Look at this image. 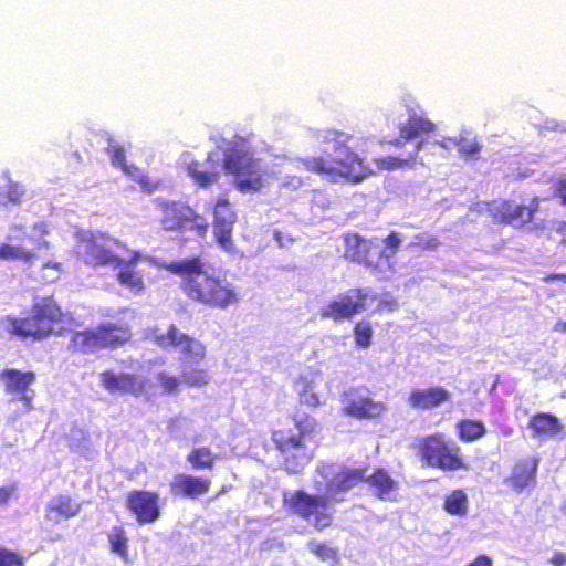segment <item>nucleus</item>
Segmentation results:
<instances>
[{"mask_svg": "<svg viewBox=\"0 0 566 566\" xmlns=\"http://www.w3.org/2000/svg\"><path fill=\"white\" fill-rule=\"evenodd\" d=\"M34 259L35 253L30 250H25L20 245L0 243V260H21L23 262H31Z\"/></svg>", "mask_w": 566, "mask_h": 566, "instance_id": "35", "label": "nucleus"}, {"mask_svg": "<svg viewBox=\"0 0 566 566\" xmlns=\"http://www.w3.org/2000/svg\"><path fill=\"white\" fill-rule=\"evenodd\" d=\"M142 260V253L139 251H133L127 260L122 258L119 266H114L118 269L116 273L117 282L134 293H140L145 290L144 272L137 269Z\"/></svg>", "mask_w": 566, "mask_h": 566, "instance_id": "16", "label": "nucleus"}, {"mask_svg": "<svg viewBox=\"0 0 566 566\" xmlns=\"http://www.w3.org/2000/svg\"><path fill=\"white\" fill-rule=\"evenodd\" d=\"M354 136L338 129H326L323 143L333 146L335 155L331 158L308 156L298 159L301 167L311 174L325 178L329 182L358 185L374 175L367 159L352 147Z\"/></svg>", "mask_w": 566, "mask_h": 566, "instance_id": "2", "label": "nucleus"}, {"mask_svg": "<svg viewBox=\"0 0 566 566\" xmlns=\"http://www.w3.org/2000/svg\"><path fill=\"white\" fill-rule=\"evenodd\" d=\"M453 139H447V140H442V142H436L437 145H439L440 147L442 148H449V144L448 143H452Z\"/></svg>", "mask_w": 566, "mask_h": 566, "instance_id": "54", "label": "nucleus"}, {"mask_svg": "<svg viewBox=\"0 0 566 566\" xmlns=\"http://www.w3.org/2000/svg\"><path fill=\"white\" fill-rule=\"evenodd\" d=\"M211 480L189 474H177L171 481V490L175 494L196 499L208 493Z\"/></svg>", "mask_w": 566, "mask_h": 566, "instance_id": "22", "label": "nucleus"}, {"mask_svg": "<svg viewBox=\"0 0 566 566\" xmlns=\"http://www.w3.org/2000/svg\"><path fill=\"white\" fill-rule=\"evenodd\" d=\"M33 371H21L13 368L4 369L0 374V381L8 395L15 396L29 412L32 409L33 394H29L30 387L35 382Z\"/></svg>", "mask_w": 566, "mask_h": 566, "instance_id": "14", "label": "nucleus"}, {"mask_svg": "<svg viewBox=\"0 0 566 566\" xmlns=\"http://www.w3.org/2000/svg\"><path fill=\"white\" fill-rule=\"evenodd\" d=\"M24 195V190L18 182H9L7 185L6 198L10 202H19Z\"/></svg>", "mask_w": 566, "mask_h": 566, "instance_id": "47", "label": "nucleus"}, {"mask_svg": "<svg viewBox=\"0 0 566 566\" xmlns=\"http://www.w3.org/2000/svg\"><path fill=\"white\" fill-rule=\"evenodd\" d=\"M531 428L533 436L538 438H552L563 430L558 419L549 413H539L533 417Z\"/></svg>", "mask_w": 566, "mask_h": 566, "instance_id": "28", "label": "nucleus"}, {"mask_svg": "<svg viewBox=\"0 0 566 566\" xmlns=\"http://www.w3.org/2000/svg\"><path fill=\"white\" fill-rule=\"evenodd\" d=\"M186 171L188 176L201 188H208L219 180L218 170L202 169L200 163L191 161L187 165Z\"/></svg>", "mask_w": 566, "mask_h": 566, "instance_id": "30", "label": "nucleus"}, {"mask_svg": "<svg viewBox=\"0 0 566 566\" xmlns=\"http://www.w3.org/2000/svg\"><path fill=\"white\" fill-rule=\"evenodd\" d=\"M324 379L319 373L306 371L296 382L300 402L308 407L317 408L325 397L322 386Z\"/></svg>", "mask_w": 566, "mask_h": 566, "instance_id": "18", "label": "nucleus"}, {"mask_svg": "<svg viewBox=\"0 0 566 566\" xmlns=\"http://www.w3.org/2000/svg\"><path fill=\"white\" fill-rule=\"evenodd\" d=\"M165 269L181 277L180 287L189 300L210 308L227 310L240 302V292L226 276L209 273L200 256L165 264Z\"/></svg>", "mask_w": 566, "mask_h": 566, "instance_id": "3", "label": "nucleus"}, {"mask_svg": "<svg viewBox=\"0 0 566 566\" xmlns=\"http://www.w3.org/2000/svg\"><path fill=\"white\" fill-rule=\"evenodd\" d=\"M401 238L400 234L396 231H391L386 238H384L382 242L385 244V249L388 251V254H386L385 251H377L378 259L382 260L385 259L386 262H389V259L394 256L401 244Z\"/></svg>", "mask_w": 566, "mask_h": 566, "instance_id": "40", "label": "nucleus"}, {"mask_svg": "<svg viewBox=\"0 0 566 566\" xmlns=\"http://www.w3.org/2000/svg\"><path fill=\"white\" fill-rule=\"evenodd\" d=\"M81 504L69 495L52 497L45 507V518L53 524L72 518L78 514Z\"/></svg>", "mask_w": 566, "mask_h": 566, "instance_id": "21", "label": "nucleus"}, {"mask_svg": "<svg viewBox=\"0 0 566 566\" xmlns=\"http://www.w3.org/2000/svg\"><path fill=\"white\" fill-rule=\"evenodd\" d=\"M158 496L147 491L133 492L127 504L140 524L153 523L159 517Z\"/></svg>", "mask_w": 566, "mask_h": 566, "instance_id": "17", "label": "nucleus"}, {"mask_svg": "<svg viewBox=\"0 0 566 566\" xmlns=\"http://www.w3.org/2000/svg\"><path fill=\"white\" fill-rule=\"evenodd\" d=\"M217 455L207 447L193 448L187 455L188 463L195 470H212Z\"/></svg>", "mask_w": 566, "mask_h": 566, "instance_id": "31", "label": "nucleus"}, {"mask_svg": "<svg viewBox=\"0 0 566 566\" xmlns=\"http://www.w3.org/2000/svg\"><path fill=\"white\" fill-rule=\"evenodd\" d=\"M439 239L436 235L418 233L415 235L411 247L422 251H433L439 247Z\"/></svg>", "mask_w": 566, "mask_h": 566, "instance_id": "42", "label": "nucleus"}, {"mask_svg": "<svg viewBox=\"0 0 566 566\" xmlns=\"http://www.w3.org/2000/svg\"><path fill=\"white\" fill-rule=\"evenodd\" d=\"M213 234L216 241L226 250L232 248V231L237 221V214L232 203L226 195L219 197L212 208Z\"/></svg>", "mask_w": 566, "mask_h": 566, "instance_id": "13", "label": "nucleus"}, {"mask_svg": "<svg viewBox=\"0 0 566 566\" xmlns=\"http://www.w3.org/2000/svg\"><path fill=\"white\" fill-rule=\"evenodd\" d=\"M423 142L420 140L416 144L413 154H410L407 158H400L397 156H385L374 159V163L378 170H396L405 167H412L416 163L417 155L421 150Z\"/></svg>", "mask_w": 566, "mask_h": 566, "instance_id": "29", "label": "nucleus"}, {"mask_svg": "<svg viewBox=\"0 0 566 566\" xmlns=\"http://www.w3.org/2000/svg\"><path fill=\"white\" fill-rule=\"evenodd\" d=\"M467 566H493V560L486 555H480Z\"/></svg>", "mask_w": 566, "mask_h": 566, "instance_id": "53", "label": "nucleus"}, {"mask_svg": "<svg viewBox=\"0 0 566 566\" xmlns=\"http://www.w3.org/2000/svg\"><path fill=\"white\" fill-rule=\"evenodd\" d=\"M536 469L537 462L535 460L518 462L506 482L515 492L521 493L535 482Z\"/></svg>", "mask_w": 566, "mask_h": 566, "instance_id": "27", "label": "nucleus"}, {"mask_svg": "<svg viewBox=\"0 0 566 566\" xmlns=\"http://www.w3.org/2000/svg\"><path fill=\"white\" fill-rule=\"evenodd\" d=\"M42 270H52L54 272L52 275L43 274L40 276V280L43 281L44 283H51L54 282L62 272V263L49 261L42 265Z\"/></svg>", "mask_w": 566, "mask_h": 566, "instance_id": "45", "label": "nucleus"}, {"mask_svg": "<svg viewBox=\"0 0 566 566\" xmlns=\"http://www.w3.org/2000/svg\"><path fill=\"white\" fill-rule=\"evenodd\" d=\"M119 244L106 233H86L78 238L77 254L92 266H119L122 258L114 252V245Z\"/></svg>", "mask_w": 566, "mask_h": 566, "instance_id": "9", "label": "nucleus"}, {"mask_svg": "<svg viewBox=\"0 0 566 566\" xmlns=\"http://www.w3.org/2000/svg\"><path fill=\"white\" fill-rule=\"evenodd\" d=\"M449 399V394L443 388L434 387L428 389L412 390L409 396V403L418 409H431L440 406Z\"/></svg>", "mask_w": 566, "mask_h": 566, "instance_id": "26", "label": "nucleus"}, {"mask_svg": "<svg viewBox=\"0 0 566 566\" xmlns=\"http://www.w3.org/2000/svg\"><path fill=\"white\" fill-rule=\"evenodd\" d=\"M111 552L118 555L124 562L129 560L128 537L123 527H113L108 534Z\"/></svg>", "mask_w": 566, "mask_h": 566, "instance_id": "32", "label": "nucleus"}, {"mask_svg": "<svg viewBox=\"0 0 566 566\" xmlns=\"http://www.w3.org/2000/svg\"><path fill=\"white\" fill-rule=\"evenodd\" d=\"M2 201V195L0 193V202Z\"/></svg>", "mask_w": 566, "mask_h": 566, "instance_id": "57", "label": "nucleus"}, {"mask_svg": "<svg viewBox=\"0 0 566 566\" xmlns=\"http://www.w3.org/2000/svg\"><path fill=\"white\" fill-rule=\"evenodd\" d=\"M460 438L463 441H474L485 433L482 422L465 420L458 424Z\"/></svg>", "mask_w": 566, "mask_h": 566, "instance_id": "37", "label": "nucleus"}, {"mask_svg": "<svg viewBox=\"0 0 566 566\" xmlns=\"http://www.w3.org/2000/svg\"><path fill=\"white\" fill-rule=\"evenodd\" d=\"M549 564L553 566H566V553L555 552L549 558Z\"/></svg>", "mask_w": 566, "mask_h": 566, "instance_id": "51", "label": "nucleus"}, {"mask_svg": "<svg viewBox=\"0 0 566 566\" xmlns=\"http://www.w3.org/2000/svg\"><path fill=\"white\" fill-rule=\"evenodd\" d=\"M0 566H24V559L19 554L0 547Z\"/></svg>", "mask_w": 566, "mask_h": 566, "instance_id": "43", "label": "nucleus"}, {"mask_svg": "<svg viewBox=\"0 0 566 566\" xmlns=\"http://www.w3.org/2000/svg\"><path fill=\"white\" fill-rule=\"evenodd\" d=\"M371 493L385 502L399 501L400 483L394 479L386 470L378 469L366 478Z\"/></svg>", "mask_w": 566, "mask_h": 566, "instance_id": "19", "label": "nucleus"}, {"mask_svg": "<svg viewBox=\"0 0 566 566\" xmlns=\"http://www.w3.org/2000/svg\"><path fill=\"white\" fill-rule=\"evenodd\" d=\"M105 150L111 159V164L114 167L119 168L127 163L125 148L122 145L115 143L113 138H108V146Z\"/></svg>", "mask_w": 566, "mask_h": 566, "instance_id": "41", "label": "nucleus"}, {"mask_svg": "<svg viewBox=\"0 0 566 566\" xmlns=\"http://www.w3.org/2000/svg\"><path fill=\"white\" fill-rule=\"evenodd\" d=\"M129 338L130 332L127 326L106 323L74 333L71 337V349L86 353L102 348H116L126 344Z\"/></svg>", "mask_w": 566, "mask_h": 566, "instance_id": "8", "label": "nucleus"}, {"mask_svg": "<svg viewBox=\"0 0 566 566\" xmlns=\"http://www.w3.org/2000/svg\"><path fill=\"white\" fill-rule=\"evenodd\" d=\"M155 203L160 213L159 224L164 231H192L199 238L207 235L208 222L186 201L156 198Z\"/></svg>", "mask_w": 566, "mask_h": 566, "instance_id": "7", "label": "nucleus"}, {"mask_svg": "<svg viewBox=\"0 0 566 566\" xmlns=\"http://www.w3.org/2000/svg\"><path fill=\"white\" fill-rule=\"evenodd\" d=\"M373 326L370 322L361 319L357 322L353 327V335L356 347L366 349L371 345L373 342Z\"/></svg>", "mask_w": 566, "mask_h": 566, "instance_id": "36", "label": "nucleus"}, {"mask_svg": "<svg viewBox=\"0 0 566 566\" xmlns=\"http://www.w3.org/2000/svg\"><path fill=\"white\" fill-rule=\"evenodd\" d=\"M459 452L455 444L446 442L440 434L430 436L423 442L422 455L431 467L452 471L463 468Z\"/></svg>", "mask_w": 566, "mask_h": 566, "instance_id": "11", "label": "nucleus"}, {"mask_svg": "<svg viewBox=\"0 0 566 566\" xmlns=\"http://www.w3.org/2000/svg\"><path fill=\"white\" fill-rule=\"evenodd\" d=\"M15 491L14 486L0 488V504H6Z\"/></svg>", "mask_w": 566, "mask_h": 566, "instance_id": "52", "label": "nucleus"}, {"mask_svg": "<svg viewBox=\"0 0 566 566\" xmlns=\"http://www.w3.org/2000/svg\"><path fill=\"white\" fill-rule=\"evenodd\" d=\"M538 198H533L530 205H520L511 200L502 201L493 211L495 221L505 224H525L533 220L538 210Z\"/></svg>", "mask_w": 566, "mask_h": 566, "instance_id": "15", "label": "nucleus"}, {"mask_svg": "<svg viewBox=\"0 0 566 566\" xmlns=\"http://www.w3.org/2000/svg\"><path fill=\"white\" fill-rule=\"evenodd\" d=\"M70 321V315L62 310L52 295L35 298L30 315L23 318H6L11 335L33 340L44 339L52 334H62L63 325Z\"/></svg>", "mask_w": 566, "mask_h": 566, "instance_id": "4", "label": "nucleus"}, {"mask_svg": "<svg viewBox=\"0 0 566 566\" xmlns=\"http://www.w3.org/2000/svg\"><path fill=\"white\" fill-rule=\"evenodd\" d=\"M436 130V125L426 116L411 114L399 127V138L389 142L395 147H400L402 140L410 142L429 135Z\"/></svg>", "mask_w": 566, "mask_h": 566, "instance_id": "20", "label": "nucleus"}, {"mask_svg": "<svg viewBox=\"0 0 566 566\" xmlns=\"http://www.w3.org/2000/svg\"><path fill=\"white\" fill-rule=\"evenodd\" d=\"M160 381L164 389L169 394L175 392L179 386L178 380L170 376H160Z\"/></svg>", "mask_w": 566, "mask_h": 566, "instance_id": "49", "label": "nucleus"}, {"mask_svg": "<svg viewBox=\"0 0 566 566\" xmlns=\"http://www.w3.org/2000/svg\"><path fill=\"white\" fill-rule=\"evenodd\" d=\"M136 182L139 185L142 190L147 193H153L159 189L161 182L159 180L150 179L145 172H143Z\"/></svg>", "mask_w": 566, "mask_h": 566, "instance_id": "46", "label": "nucleus"}, {"mask_svg": "<svg viewBox=\"0 0 566 566\" xmlns=\"http://www.w3.org/2000/svg\"><path fill=\"white\" fill-rule=\"evenodd\" d=\"M444 510L451 515L464 516L468 512V496L462 490H455L444 500Z\"/></svg>", "mask_w": 566, "mask_h": 566, "instance_id": "34", "label": "nucleus"}, {"mask_svg": "<svg viewBox=\"0 0 566 566\" xmlns=\"http://www.w3.org/2000/svg\"><path fill=\"white\" fill-rule=\"evenodd\" d=\"M319 424L311 416H298L293 428H282L272 434L273 442L284 458V469L289 473L302 471L311 461L313 452L308 448L317 434Z\"/></svg>", "mask_w": 566, "mask_h": 566, "instance_id": "5", "label": "nucleus"}, {"mask_svg": "<svg viewBox=\"0 0 566 566\" xmlns=\"http://www.w3.org/2000/svg\"><path fill=\"white\" fill-rule=\"evenodd\" d=\"M222 166L234 177V187L240 192H258L264 187V170L261 159L255 158L248 140L235 137L224 151Z\"/></svg>", "mask_w": 566, "mask_h": 566, "instance_id": "6", "label": "nucleus"}, {"mask_svg": "<svg viewBox=\"0 0 566 566\" xmlns=\"http://www.w3.org/2000/svg\"><path fill=\"white\" fill-rule=\"evenodd\" d=\"M344 256L354 263L361 264L371 271L380 270L378 247L374 239H366L358 233L343 235Z\"/></svg>", "mask_w": 566, "mask_h": 566, "instance_id": "12", "label": "nucleus"}, {"mask_svg": "<svg viewBox=\"0 0 566 566\" xmlns=\"http://www.w3.org/2000/svg\"><path fill=\"white\" fill-rule=\"evenodd\" d=\"M307 549L319 560L328 564L329 566H336L339 562L337 549L327 543L310 541L307 544Z\"/></svg>", "mask_w": 566, "mask_h": 566, "instance_id": "33", "label": "nucleus"}, {"mask_svg": "<svg viewBox=\"0 0 566 566\" xmlns=\"http://www.w3.org/2000/svg\"><path fill=\"white\" fill-rule=\"evenodd\" d=\"M385 410L382 402L374 401L368 397H358L347 400L344 412L357 419H370L380 416Z\"/></svg>", "mask_w": 566, "mask_h": 566, "instance_id": "24", "label": "nucleus"}, {"mask_svg": "<svg viewBox=\"0 0 566 566\" xmlns=\"http://www.w3.org/2000/svg\"><path fill=\"white\" fill-rule=\"evenodd\" d=\"M102 385L109 392L120 391L138 394L143 389V382L132 375H115L106 371L102 374Z\"/></svg>", "mask_w": 566, "mask_h": 566, "instance_id": "25", "label": "nucleus"}, {"mask_svg": "<svg viewBox=\"0 0 566 566\" xmlns=\"http://www.w3.org/2000/svg\"><path fill=\"white\" fill-rule=\"evenodd\" d=\"M452 144L457 146L460 155L467 159L475 157L482 148L476 139L465 136L452 140Z\"/></svg>", "mask_w": 566, "mask_h": 566, "instance_id": "38", "label": "nucleus"}, {"mask_svg": "<svg viewBox=\"0 0 566 566\" xmlns=\"http://www.w3.org/2000/svg\"><path fill=\"white\" fill-rule=\"evenodd\" d=\"M184 381L191 387H202L208 384V377L202 371H192L184 375Z\"/></svg>", "mask_w": 566, "mask_h": 566, "instance_id": "44", "label": "nucleus"}, {"mask_svg": "<svg viewBox=\"0 0 566 566\" xmlns=\"http://www.w3.org/2000/svg\"><path fill=\"white\" fill-rule=\"evenodd\" d=\"M157 343L163 346H171L182 354H199L203 350L202 345L195 338L179 332L175 325H170L166 334L157 337Z\"/></svg>", "mask_w": 566, "mask_h": 566, "instance_id": "23", "label": "nucleus"}, {"mask_svg": "<svg viewBox=\"0 0 566 566\" xmlns=\"http://www.w3.org/2000/svg\"><path fill=\"white\" fill-rule=\"evenodd\" d=\"M368 297L366 289H348L321 308L319 315L322 318H328L334 322L350 321L354 316L367 310Z\"/></svg>", "mask_w": 566, "mask_h": 566, "instance_id": "10", "label": "nucleus"}, {"mask_svg": "<svg viewBox=\"0 0 566 566\" xmlns=\"http://www.w3.org/2000/svg\"><path fill=\"white\" fill-rule=\"evenodd\" d=\"M555 195L560 199V203L566 206V177L556 181Z\"/></svg>", "mask_w": 566, "mask_h": 566, "instance_id": "50", "label": "nucleus"}, {"mask_svg": "<svg viewBox=\"0 0 566 566\" xmlns=\"http://www.w3.org/2000/svg\"><path fill=\"white\" fill-rule=\"evenodd\" d=\"M562 331L566 332V321L564 323H562Z\"/></svg>", "mask_w": 566, "mask_h": 566, "instance_id": "56", "label": "nucleus"}, {"mask_svg": "<svg viewBox=\"0 0 566 566\" xmlns=\"http://www.w3.org/2000/svg\"><path fill=\"white\" fill-rule=\"evenodd\" d=\"M371 300H377V305L374 308V313L382 315V314H391L399 308V303L397 298H395L389 293H385L381 297L377 294L370 296Z\"/></svg>", "mask_w": 566, "mask_h": 566, "instance_id": "39", "label": "nucleus"}, {"mask_svg": "<svg viewBox=\"0 0 566 566\" xmlns=\"http://www.w3.org/2000/svg\"><path fill=\"white\" fill-rule=\"evenodd\" d=\"M124 175L129 177L132 180L136 181L138 177L144 172L139 167L134 164H124L119 167Z\"/></svg>", "mask_w": 566, "mask_h": 566, "instance_id": "48", "label": "nucleus"}, {"mask_svg": "<svg viewBox=\"0 0 566 566\" xmlns=\"http://www.w3.org/2000/svg\"><path fill=\"white\" fill-rule=\"evenodd\" d=\"M48 248L49 247V243L46 241H41L39 244H38V248Z\"/></svg>", "mask_w": 566, "mask_h": 566, "instance_id": "55", "label": "nucleus"}, {"mask_svg": "<svg viewBox=\"0 0 566 566\" xmlns=\"http://www.w3.org/2000/svg\"><path fill=\"white\" fill-rule=\"evenodd\" d=\"M363 479V470L319 463L313 474L316 494L300 490L286 491L283 494V506L310 526L323 531L333 523L334 503L343 501V495Z\"/></svg>", "mask_w": 566, "mask_h": 566, "instance_id": "1", "label": "nucleus"}]
</instances>
